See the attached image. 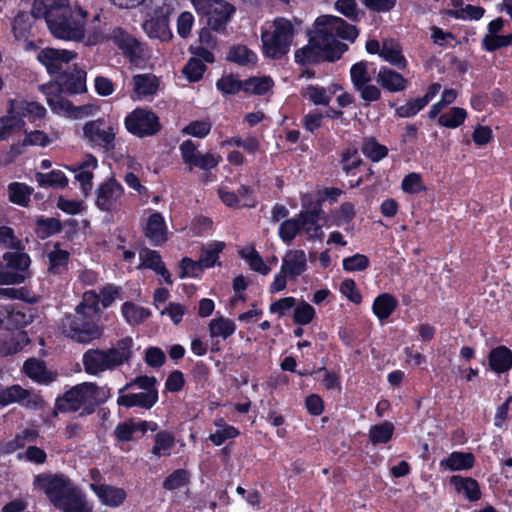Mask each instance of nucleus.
Returning a JSON list of instances; mask_svg holds the SVG:
<instances>
[{
    "mask_svg": "<svg viewBox=\"0 0 512 512\" xmlns=\"http://www.w3.org/2000/svg\"><path fill=\"white\" fill-rule=\"evenodd\" d=\"M355 210L351 203H344L340 208L334 211L331 215V221L333 225L344 226L354 218Z\"/></svg>",
    "mask_w": 512,
    "mask_h": 512,
    "instance_id": "obj_59",
    "label": "nucleus"
},
{
    "mask_svg": "<svg viewBox=\"0 0 512 512\" xmlns=\"http://www.w3.org/2000/svg\"><path fill=\"white\" fill-rule=\"evenodd\" d=\"M316 315L315 309L307 302H300L293 312V321L296 324L307 325L312 322Z\"/></svg>",
    "mask_w": 512,
    "mask_h": 512,
    "instance_id": "obj_54",
    "label": "nucleus"
},
{
    "mask_svg": "<svg viewBox=\"0 0 512 512\" xmlns=\"http://www.w3.org/2000/svg\"><path fill=\"white\" fill-rule=\"evenodd\" d=\"M236 330L235 323L225 317L212 319L209 323V333L212 338L221 337L223 339L231 336Z\"/></svg>",
    "mask_w": 512,
    "mask_h": 512,
    "instance_id": "obj_44",
    "label": "nucleus"
},
{
    "mask_svg": "<svg viewBox=\"0 0 512 512\" xmlns=\"http://www.w3.org/2000/svg\"><path fill=\"white\" fill-rule=\"evenodd\" d=\"M108 397L106 389L100 388L94 383L85 382L67 391L64 395V402L69 410L83 409L84 412L90 413L95 406L106 401Z\"/></svg>",
    "mask_w": 512,
    "mask_h": 512,
    "instance_id": "obj_6",
    "label": "nucleus"
},
{
    "mask_svg": "<svg viewBox=\"0 0 512 512\" xmlns=\"http://www.w3.org/2000/svg\"><path fill=\"white\" fill-rule=\"evenodd\" d=\"M82 362L85 372L90 375L116 368L108 350L90 349L84 353Z\"/></svg>",
    "mask_w": 512,
    "mask_h": 512,
    "instance_id": "obj_18",
    "label": "nucleus"
},
{
    "mask_svg": "<svg viewBox=\"0 0 512 512\" xmlns=\"http://www.w3.org/2000/svg\"><path fill=\"white\" fill-rule=\"evenodd\" d=\"M429 103V97H422L411 100L406 104L398 107L396 113L399 117L407 118L416 115Z\"/></svg>",
    "mask_w": 512,
    "mask_h": 512,
    "instance_id": "obj_56",
    "label": "nucleus"
},
{
    "mask_svg": "<svg viewBox=\"0 0 512 512\" xmlns=\"http://www.w3.org/2000/svg\"><path fill=\"white\" fill-rule=\"evenodd\" d=\"M7 193L12 203L27 207L33 193V188L25 183L13 182L8 185Z\"/></svg>",
    "mask_w": 512,
    "mask_h": 512,
    "instance_id": "obj_39",
    "label": "nucleus"
},
{
    "mask_svg": "<svg viewBox=\"0 0 512 512\" xmlns=\"http://www.w3.org/2000/svg\"><path fill=\"white\" fill-rule=\"evenodd\" d=\"M227 59L239 65L255 64L257 55L244 45H237L230 49Z\"/></svg>",
    "mask_w": 512,
    "mask_h": 512,
    "instance_id": "obj_48",
    "label": "nucleus"
},
{
    "mask_svg": "<svg viewBox=\"0 0 512 512\" xmlns=\"http://www.w3.org/2000/svg\"><path fill=\"white\" fill-rule=\"evenodd\" d=\"M144 30L150 38L160 41H169L172 38V32L169 28V21L166 17L153 18L145 22Z\"/></svg>",
    "mask_w": 512,
    "mask_h": 512,
    "instance_id": "obj_31",
    "label": "nucleus"
},
{
    "mask_svg": "<svg viewBox=\"0 0 512 512\" xmlns=\"http://www.w3.org/2000/svg\"><path fill=\"white\" fill-rule=\"evenodd\" d=\"M76 53L66 49L44 48L37 54V60L50 74L59 73L63 67L75 59Z\"/></svg>",
    "mask_w": 512,
    "mask_h": 512,
    "instance_id": "obj_17",
    "label": "nucleus"
},
{
    "mask_svg": "<svg viewBox=\"0 0 512 512\" xmlns=\"http://www.w3.org/2000/svg\"><path fill=\"white\" fill-rule=\"evenodd\" d=\"M512 44V34L510 35H497L487 34L483 39V47L487 51H494L501 47H506Z\"/></svg>",
    "mask_w": 512,
    "mask_h": 512,
    "instance_id": "obj_61",
    "label": "nucleus"
},
{
    "mask_svg": "<svg viewBox=\"0 0 512 512\" xmlns=\"http://www.w3.org/2000/svg\"><path fill=\"white\" fill-rule=\"evenodd\" d=\"M37 434L34 430H25L17 435L14 440L7 442L1 447L3 453H12L22 447L26 442L33 441Z\"/></svg>",
    "mask_w": 512,
    "mask_h": 512,
    "instance_id": "obj_60",
    "label": "nucleus"
},
{
    "mask_svg": "<svg viewBox=\"0 0 512 512\" xmlns=\"http://www.w3.org/2000/svg\"><path fill=\"white\" fill-rule=\"evenodd\" d=\"M86 75L85 70L75 66L63 82L65 89L73 94L85 92L87 90Z\"/></svg>",
    "mask_w": 512,
    "mask_h": 512,
    "instance_id": "obj_43",
    "label": "nucleus"
},
{
    "mask_svg": "<svg viewBox=\"0 0 512 512\" xmlns=\"http://www.w3.org/2000/svg\"><path fill=\"white\" fill-rule=\"evenodd\" d=\"M307 269V257L303 250H288L282 257L280 271L275 275L270 285V291L277 293L287 286V280H295Z\"/></svg>",
    "mask_w": 512,
    "mask_h": 512,
    "instance_id": "obj_7",
    "label": "nucleus"
},
{
    "mask_svg": "<svg viewBox=\"0 0 512 512\" xmlns=\"http://www.w3.org/2000/svg\"><path fill=\"white\" fill-rule=\"evenodd\" d=\"M150 423L146 421H129L119 424L116 427L115 434L117 438L121 441H130L134 438V435L139 432L140 434H144L148 429Z\"/></svg>",
    "mask_w": 512,
    "mask_h": 512,
    "instance_id": "obj_42",
    "label": "nucleus"
},
{
    "mask_svg": "<svg viewBox=\"0 0 512 512\" xmlns=\"http://www.w3.org/2000/svg\"><path fill=\"white\" fill-rule=\"evenodd\" d=\"M401 188L408 194H418L426 189L422 176L415 172L409 173L404 177L401 183Z\"/></svg>",
    "mask_w": 512,
    "mask_h": 512,
    "instance_id": "obj_57",
    "label": "nucleus"
},
{
    "mask_svg": "<svg viewBox=\"0 0 512 512\" xmlns=\"http://www.w3.org/2000/svg\"><path fill=\"white\" fill-rule=\"evenodd\" d=\"M206 67L200 59L192 58L183 68V73L186 78L191 82L199 81L205 71Z\"/></svg>",
    "mask_w": 512,
    "mask_h": 512,
    "instance_id": "obj_63",
    "label": "nucleus"
},
{
    "mask_svg": "<svg viewBox=\"0 0 512 512\" xmlns=\"http://www.w3.org/2000/svg\"><path fill=\"white\" fill-rule=\"evenodd\" d=\"M106 39L101 33L89 35L86 43L89 45L97 44ZM107 39L113 43L127 56L131 62L138 64L139 60L144 58V47L131 35L125 32L122 28H115Z\"/></svg>",
    "mask_w": 512,
    "mask_h": 512,
    "instance_id": "obj_8",
    "label": "nucleus"
},
{
    "mask_svg": "<svg viewBox=\"0 0 512 512\" xmlns=\"http://www.w3.org/2000/svg\"><path fill=\"white\" fill-rule=\"evenodd\" d=\"M4 261L6 262L4 268L8 273H16L21 275V283L28 277V268L31 260L28 254L20 252L5 253Z\"/></svg>",
    "mask_w": 512,
    "mask_h": 512,
    "instance_id": "obj_29",
    "label": "nucleus"
},
{
    "mask_svg": "<svg viewBox=\"0 0 512 512\" xmlns=\"http://www.w3.org/2000/svg\"><path fill=\"white\" fill-rule=\"evenodd\" d=\"M397 306L398 301L393 295L389 293H383L375 298L372 305V310L379 320H384L387 319L395 311Z\"/></svg>",
    "mask_w": 512,
    "mask_h": 512,
    "instance_id": "obj_36",
    "label": "nucleus"
},
{
    "mask_svg": "<svg viewBox=\"0 0 512 512\" xmlns=\"http://www.w3.org/2000/svg\"><path fill=\"white\" fill-rule=\"evenodd\" d=\"M87 18H80L76 13L68 15L50 29V32L58 39L68 41H82L85 39V24Z\"/></svg>",
    "mask_w": 512,
    "mask_h": 512,
    "instance_id": "obj_14",
    "label": "nucleus"
},
{
    "mask_svg": "<svg viewBox=\"0 0 512 512\" xmlns=\"http://www.w3.org/2000/svg\"><path fill=\"white\" fill-rule=\"evenodd\" d=\"M47 111L44 106L34 101L15 98L8 101L7 114L0 118V133L5 140L25 128V117L30 121L42 119Z\"/></svg>",
    "mask_w": 512,
    "mask_h": 512,
    "instance_id": "obj_3",
    "label": "nucleus"
},
{
    "mask_svg": "<svg viewBox=\"0 0 512 512\" xmlns=\"http://www.w3.org/2000/svg\"><path fill=\"white\" fill-rule=\"evenodd\" d=\"M24 373L32 380L40 383L53 381L55 375L49 372L40 360L29 359L23 365Z\"/></svg>",
    "mask_w": 512,
    "mask_h": 512,
    "instance_id": "obj_35",
    "label": "nucleus"
},
{
    "mask_svg": "<svg viewBox=\"0 0 512 512\" xmlns=\"http://www.w3.org/2000/svg\"><path fill=\"white\" fill-rule=\"evenodd\" d=\"M363 153L372 161L377 162L387 155V148L379 144L375 139H367L362 147Z\"/></svg>",
    "mask_w": 512,
    "mask_h": 512,
    "instance_id": "obj_58",
    "label": "nucleus"
},
{
    "mask_svg": "<svg viewBox=\"0 0 512 512\" xmlns=\"http://www.w3.org/2000/svg\"><path fill=\"white\" fill-rule=\"evenodd\" d=\"M140 264L137 268H148L161 275L167 284H172V278L168 270L165 268L161 256L157 251L143 249L139 253Z\"/></svg>",
    "mask_w": 512,
    "mask_h": 512,
    "instance_id": "obj_24",
    "label": "nucleus"
},
{
    "mask_svg": "<svg viewBox=\"0 0 512 512\" xmlns=\"http://www.w3.org/2000/svg\"><path fill=\"white\" fill-rule=\"evenodd\" d=\"M158 401V391L150 390L139 393L120 395L117 403L125 407L138 406L149 409Z\"/></svg>",
    "mask_w": 512,
    "mask_h": 512,
    "instance_id": "obj_28",
    "label": "nucleus"
},
{
    "mask_svg": "<svg viewBox=\"0 0 512 512\" xmlns=\"http://www.w3.org/2000/svg\"><path fill=\"white\" fill-rule=\"evenodd\" d=\"M124 189L114 179L103 182L96 190L95 205L102 211L112 212L122 205Z\"/></svg>",
    "mask_w": 512,
    "mask_h": 512,
    "instance_id": "obj_13",
    "label": "nucleus"
},
{
    "mask_svg": "<svg viewBox=\"0 0 512 512\" xmlns=\"http://www.w3.org/2000/svg\"><path fill=\"white\" fill-rule=\"evenodd\" d=\"M294 38V27L290 20L277 18L261 27L263 54L271 59H279L290 50Z\"/></svg>",
    "mask_w": 512,
    "mask_h": 512,
    "instance_id": "obj_4",
    "label": "nucleus"
},
{
    "mask_svg": "<svg viewBox=\"0 0 512 512\" xmlns=\"http://www.w3.org/2000/svg\"><path fill=\"white\" fill-rule=\"evenodd\" d=\"M350 75L355 89L371 81L367 64L363 62L354 64L350 70Z\"/></svg>",
    "mask_w": 512,
    "mask_h": 512,
    "instance_id": "obj_62",
    "label": "nucleus"
},
{
    "mask_svg": "<svg viewBox=\"0 0 512 512\" xmlns=\"http://www.w3.org/2000/svg\"><path fill=\"white\" fill-rule=\"evenodd\" d=\"M340 90L341 87L338 84H331L328 87L310 84L303 88L302 95L314 105L327 106L332 96Z\"/></svg>",
    "mask_w": 512,
    "mask_h": 512,
    "instance_id": "obj_23",
    "label": "nucleus"
},
{
    "mask_svg": "<svg viewBox=\"0 0 512 512\" xmlns=\"http://www.w3.org/2000/svg\"><path fill=\"white\" fill-rule=\"evenodd\" d=\"M488 363L495 373H505L512 368V351L506 346H498L490 351Z\"/></svg>",
    "mask_w": 512,
    "mask_h": 512,
    "instance_id": "obj_30",
    "label": "nucleus"
},
{
    "mask_svg": "<svg viewBox=\"0 0 512 512\" xmlns=\"http://www.w3.org/2000/svg\"><path fill=\"white\" fill-rule=\"evenodd\" d=\"M377 81L390 92H399L406 88L407 81L399 73L387 68L378 72Z\"/></svg>",
    "mask_w": 512,
    "mask_h": 512,
    "instance_id": "obj_34",
    "label": "nucleus"
},
{
    "mask_svg": "<svg viewBox=\"0 0 512 512\" xmlns=\"http://www.w3.org/2000/svg\"><path fill=\"white\" fill-rule=\"evenodd\" d=\"M17 402L30 409H38L43 404V400L39 395L31 393L20 385H12L0 392V407Z\"/></svg>",
    "mask_w": 512,
    "mask_h": 512,
    "instance_id": "obj_16",
    "label": "nucleus"
},
{
    "mask_svg": "<svg viewBox=\"0 0 512 512\" xmlns=\"http://www.w3.org/2000/svg\"><path fill=\"white\" fill-rule=\"evenodd\" d=\"M90 486L103 505L118 507L126 498V492L122 488L102 484H91Z\"/></svg>",
    "mask_w": 512,
    "mask_h": 512,
    "instance_id": "obj_27",
    "label": "nucleus"
},
{
    "mask_svg": "<svg viewBox=\"0 0 512 512\" xmlns=\"http://www.w3.org/2000/svg\"><path fill=\"white\" fill-rule=\"evenodd\" d=\"M301 231L298 216L283 221L278 228V235L280 239L290 244L297 234Z\"/></svg>",
    "mask_w": 512,
    "mask_h": 512,
    "instance_id": "obj_50",
    "label": "nucleus"
},
{
    "mask_svg": "<svg viewBox=\"0 0 512 512\" xmlns=\"http://www.w3.org/2000/svg\"><path fill=\"white\" fill-rule=\"evenodd\" d=\"M128 132L143 138L156 134L160 130L159 118L147 109L137 108L128 114L124 120Z\"/></svg>",
    "mask_w": 512,
    "mask_h": 512,
    "instance_id": "obj_11",
    "label": "nucleus"
},
{
    "mask_svg": "<svg viewBox=\"0 0 512 512\" xmlns=\"http://www.w3.org/2000/svg\"><path fill=\"white\" fill-rule=\"evenodd\" d=\"M450 482L455 490L463 494L468 500L477 501L480 499L481 492L476 480L455 475L451 477Z\"/></svg>",
    "mask_w": 512,
    "mask_h": 512,
    "instance_id": "obj_32",
    "label": "nucleus"
},
{
    "mask_svg": "<svg viewBox=\"0 0 512 512\" xmlns=\"http://www.w3.org/2000/svg\"><path fill=\"white\" fill-rule=\"evenodd\" d=\"M191 3L199 14L207 16L208 24L214 30L222 29L234 12L224 0H191Z\"/></svg>",
    "mask_w": 512,
    "mask_h": 512,
    "instance_id": "obj_10",
    "label": "nucleus"
},
{
    "mask_svg": "<svg viewBox=\"0 0 512 512\" xmlns=\"http://www.w3.org/2000/svg\"><path fill=\"white\" fill-rule=\"evenodd\" d=\"M86 139L95 145L108 147L115 139V130L112 126L105 127L102 119L89 121L83 127Z\"/></svg>",
    "mask_w": 512,
    "mask_h": 512,
    "instance_id": "obj_19",
    "label": "nucleus"
},
{
    "mask_svg": "<svg viewBox=\"0 0 512 512\" xmlns=\"http://www.w3.org/2000/svg\"><path fill=\"white\" fill-rule=\"evenodd\" d=\"M98 162L93 155H86L82 162L71 171L75 174V179L80 183L81 190L85 196L89 194L93 187V171L97 168Z\"/></svg>",
    "mask_w": 512,
    "mask_h": 512,
    "instance_id": "obj_21",
    "label": "nucleus"
},
{
    "mask_svg": "<svg viewBox=\"0 0 512 512\" xmlns=\"http://www.w3.org/2000/svg\"><path fill=\"white\" fill-rule=\"evenodd\" d=\"M42 91L46 95L47 104L58 115L81 119L95 113L93 105L73 106L59 93V87L56 85L43 86Z\"/></svg>",
    "mask_w": 512,
    "mask_h": 512,
    "instance_id": "obj_9",
    "label": "nucleus"
},
{
    "mask_svg": "<svg viewBox=\"0 0 512 512\" xmlns=\"http://www.w3.org/2000/svg\"><path fill=\"white\" fill-rule=\"evenodd\" d=\"M216 86L224 94H234L243 90L244 82L232 75H226L217 81Z\"/></svg>",
    "mask_w": 512,
    "mask_h": 512,
    "instance_id": "obj_64",
    "label": "nucleus"
},
{
    "mask_svg": "<svg viewBox=\"0 0 512 512\" xmlns=\"http://www.w3.org/2000/svg\"><path fill=\"white\" fill-rule=\"evenodd\" d=\"M144 232L152 244L164 243L168 238V229L163 216L158 212L152 213L147 219Z\"/></svg>",
    "mask_w": 512,
    "mask_h": 512,
    "instance_id": "obj_22",
    "label": "nucleus"
},
{
    "mask_svg": "<svg viewBox=\"0 0 512 512\" xmlns=\"http://www.w3.org/2000/svg\"><path fill=\"white\" fill-rule=\"evenodd\" d=\"M121 313L130 325H139L151 315V311L149 309L132 302L124 303L121 308Z\"/></svg>",
    "mask_w": 512,
    "mask_h": 512,
    "instance_id": "obj_38",
    "label": "nucleus"
},
{
    "mask_svg": "<svg viewBox=\"0 0 512 512\" xmlns=\"http://www.w3.org/2000/svg\"><path fill=\"white\" fill-rule=\"evenodd\" d=\"M133 339L125 337L117 342L114 348L108 349L115 366H120L132 356Z\"/></svg>",
    "mask_w": 512,
    "mask_h": 512,
    "instance_id": "obj_45",
    "label": "nucleus"
},
{
    "mask_svg": "<svg viewBox=\"0 0 512 512\" xmlns=\"http://www.w3.org/2000/svg\"><path fill=\"white\" fill-rule=\"evenodd\" d=\"M475 457L472 453L455 451L443 458L439 466L444 471H463L469 470L474 466Z\"/></svg>",
    "mask_w": 512,
    "mask_h": 512,
    "instance_id": "obj_25",
    "label": "nucleus"
},
{
    "mask_svg": "<svg viewBox=\"0 0 512 512\" xmlns=\"http://www.w3.org/2000/svg\"><path fill=\"white\" fill-rule=\"evenodd\" d=\"M76 13L80 18H87L88 12L78 2L71 3L69 0H35L32 14L37 18H44L49 30L58 23L61 18Z\"/></svg>",
    "mask_w": 512,
    "mask_h": 512,
    "instance_id": "obj_5",
    "label": "nucleus"
},
{
    "mask_svg": "<svg viewBox=\"0 0 512 512\" xmlns=\"http://www.w3.org/2000/svg\"><path fill=\"white\" fill-rule=\"evenodd\" d=\"M273 80L268 76L252 77L244 81L243 91L246 93L262 95L273 86Z\"/></svg>",
    "mask_w": 512,
    "mask_h": 512,
    "instance_id": "obj_49",
    "label": "nucleus"
},
{
    "mask_svg": "<svg viewBox=\"0 0 512 512\" xmlns=\"http://www.w3.org/2000/svg\"><path fill=\"white\" fill-rule=\"evenodd\" d=\"M133 100H142L156 95L159 88V81L152 74H138L132 77Z\"/></svg>",
    "mask_w": 512,
    "mask_h": 512,
    "instance_id": "obj_20",
    "label": "nucleus"
},
{
    "mask_svg": "<svg viewBox=\"0 0 512 512\" xmlns=\"http://www.w3.org/2000/svg\"><path fill=\"white\" fill-rule=\"evenodd\" d=\"M225 244L223 242H214L204 248L200 261L204 268H209L215 265L218 260L219 253L224 249Z\"/></svg>",
    "mask_w": 512,
    "mask_h": 512,
    "instance_id": "obj_55",
    "label": "nucleus"
},
{
    "mask_svg": "<svg viewBox=\"0 0 512 512\" xmlns=\"http://www.w3.org/2000/svg\"><path fill=\"white\" fill-rule=\"evenodd\" d=\"M394 431V426L390 422H384L378 425H374L369 430V439L374 444L388 442Z\"/></svg>",
    "mask_w": 512,
    "mask_h": 512,
    "instance_id": "obj_51",
    "label": "nucleus"
},
{
    "mask_svg": "<svg viewBox=\"0 0 512 512\" xmlns=\"http://www.w3.org/2000/svg\"><path fill=\"white\" fill-rule=\"evenodd\" d=\"M357 36L355 26L343 19L331 15L320 16L315 20L309 44L295 52V61L305 64L319 59L337 60L347 50V45L339 38L354 41Z\"/></svg>",
    "mask_w": 512,
    "mask_h": 512,
    "instance_id": "obj_1",
    "label": "nucleus"
},
{
    "mask_svg": "<svg viewBox=\"0 0 512 512\" xmlns=\"http://www.w3.org/2000/svg\"><path fill=\"white\" fill-rule=\"evenodd\" d=\"M35 179L41 187L60 189L68 185V178L61 170H52L48 173L38 172L35 175Z\"/></svg>",
    "mask_w": 512,
    "mask_h": 512,
    "instance_id": "obj_40",
    "label": "nucleus"
},
{
    "mask_svg": "<svg viewBox=\"0 0 512 512\" xmlns=\"http://www.w3.org/2000/svg\"><path fill=\"white\" fill-rule=\"evenodd\" d=\"M175 446L174 436L166 431L158 432L154 437L151 453L156 457H168Z\"/></svg>",
    "mask_w": 512,
    "mask_h": 512,
    "instance_id": "obj_41",
    "label": "nucleus"
},
{
    "mask_svg": "<svg viewBox=\"0 0 512 512\" xmlns=\"http://www.w3.org/2000/svg\"><path fill=\"white\" fill-rule=\"evenodd\" d=\"M33 484L34 488L43 492L56 507L73 488L67 479L51 474L37 475Z\"/></svg>",
    "mask_w": 512,
    "mask_h": 512,
    "instance_id": "obj_12",
    "label": "nucleus"
},
{
    "mask_svg": "<svg viewBox=\"0 0 512 512\" xmlns=\"http://www.w3.org/2000/svg\"><path fill=\"white\" fill-rule=\"evenodd\" d=\"M47 257L49 260V272L59 274L62 273L67 266L69 253L55 245L53 249L47 253Z\"/></svg>",
    "mask_w": 512,
    "mask_h": 512,
    "instance_id": "obj_46",
    "label": "nucleus"
},
{
    "mask_svg": "<svg viewBox=\"0 0 512 512\" xmlns=\"http://www.w3.org/2000/svg\"><path fill=\"white\" fill-rule=\"evenodd\" d=\"M380 57L400 69L406 67V60L402 55L401 47L394 40H385L383 42Z\"/></svg>",
    "mask_w": 512,
    "mask_h": 512,
    "instance_id": "obj_37",
    "label": "nucleus"
},
{
    "mask_svg": "<svg viewBox=\"0 0 512 512\" xmlns=\"http://www.w3.org/2000/svg\"><path fill=\"white\" fill-rule=\"evenodd\" d=\"M182 159L191 170L198 167L203 170H209L216 167L221 157L212 153L201 154L197 151V147L191 140H186L180 145Z\"/></svg>",
    "mask_w": 512,
    "mask_h": 512,
    "instance_id": "obj_15",
    "label": "nucleus"
},
{
    "mask_svg": "<svg viewBox=\"0 0 512 512\" xmlns=\"http://www.w3.org/2000/svg\"><path fill=\"white\" fill-rule=\"evenodd\" d=\"M297 216L301 231H303L309 239L322 238L324 233L322 224L320 223V211H301Z\"/></svg>",
    "mask_w": 512,
    "mask_h": 512,
    "instance_id": "obj_26",
    "label": "nucleus"
},
{
    "mask_svg": "<svg viewBox=\"0 0 512 512\" xmlns=\"http://www.w3.org/2000/svg\"><path fill=\"white\" fill-rule=\"evenodd\" d=\"M64 512H91L92 507L85 501L83 495L74 487L57 506Z\"/></svg>",
    "mask_w": 512,
    "mask_h": 512,
    "instance_id": "obj_33",
    "label": "nucleus"
},
{
    "mask_svg": "<svg viewBox=\"0 0 512 512\" xmlns=\"http://www.w3.org/2000/svg\"><path fill=\"white\" fill-rule=\"evenodd\" d=\"M467 113L463 108L453 107L449 112L442 114L438 123L448 128H456L466 119Z\"/></svg>",
    "mask_w": 512,
    "mask_h": 512,
    "instance_id": "obj_52",
    "label": "nucleus"
},
{
    "mask_svg": "<svg viewBox=\"0 0 512 512\" xmlns=\"http://www.w3.org/2000/svg\"><path fill=\"white\" fill-rule=\"evenodd\" d=\"M240 254L254 271L262 275H267L270 272L271 268L263 261L262 257L253 247H244Z\"/></svg>",
    "mask_w": 512,
    "mask_h": 512,
    "instance_id": "obj_47",
    "label": "nucleus"
},
{
    "mask_svg": "<svg viewBox=\"0 0 512 512\" xmlns=\"http://www.w3.org/2000/svg\"><path fill=\"white\" fill-rule=\"evenodd\" d=\"M99 295L95 291H86L82 302L77 306L76 315L68 316L63 323L64 333L71 339L88 343L102 335V329L94 323L100 308Z\"/></svg>",
    "mask_w": 512,
    "mask_h": 512,
    "instance_id": "obj_2",
    "label": "nucleus"
},
{
    "mask_svg": "<svg viewBox=\"0 0 512 512\" xmlns=\"http://www.w3.org/2000/svg\"><path fill=\"white\" fill-rule=\"evenodd\" d=\"M484 8L474 5H465L460 9H451L448 14L460 20H479L484 15Z\"/></svg>",
    "mask_w": 512,
    "mask_h": 512,
    "instance_id": "obj_53",
    "label": "nucleus"
}]
</instances>
